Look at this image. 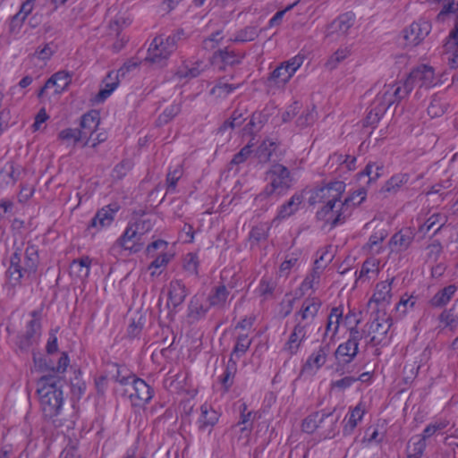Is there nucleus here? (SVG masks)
<instances>
[{"label": "nucleus", "mask_w": 458, "mask_h": 458, "mask_svg": "<svg viewBox=\"0 0 458 458\" xmlns=\"http://www.w3.org/2000/svg\"><path fill=\"white\" fill-rule=\"evenodd\" d=\"M67 0H34L35 7L45 9L47 15L52 14L59 5L64 4Z\"/></svg>", "instance_id": "obj_55"}, {"label": "nucleus", "mask_w": 458, "mask_h": 458, "mask_svg": "<svg viewBox=\"0 0 458 458\" xmlns=\"http://www.w3.org/2000/svg\"><path fill=\"white\" fill-rule=\"evenodd\" d=\"M20 174V166H16L13 163L5 164L0 170V188L14 185Z\"/></svg>", "instance_id": "obj_30"}, {"label": "nucleus", "mask_w": 458, "mask_h": 458, "mask_svg": "<svg viewBox=\"0 0 458 458\" xmlns=\"http://www.w3.org/2000/svg\"><path fill=\"white\" fill-rule=\"evenodd\" d=\"M244 118L242 117V114L239 110H234L230 117V119L226 120L223 125L221 126V131H225L227 128L234 129L239 127L244 122Z\"/></svg>", "instance_id": "obj_60"}, {"label": "nucleus", "mask_w": 458, "mask_h": 458, "mask_svg": "<svg viewBox=\"0 0 458 458\" xmlns=\"http://www.w3.org/2000/svg\"><path fill=\"white\" fill-rule=\"evenodd\" d=\"M321 305V301L317 297L305 299L301 310L294 315L295 321L310 323L317 317Z\"/></svg>", "instance_id": "obj_20"}, {"label": "nucleus", "mask_w": 458, "mask_h": 458, "mask_svg": "<svg viewBox=\"0 0 458 458\" xmlns=\"http://www.w3.org/2000/svg\"><path fill=\"white\" fill-rule=\"evenodd\" d=\"M435 84V72L432 67L421 64L410 72L408 78L403 83L404 95H408L415 86L419 88H429Z\"/></svg>", "instance_id": "obj_10"}, {"label": "nucleus", "mask_w": 458, "mask_h": 458, "mask_svg": "<svg viewBox=\"0 0 458 458\" xmlns=\"http://www.w3.org/2000/svg\"><path fill=\"white\" fill-rule=\"evenodd\" d=\"M267 114L263 112H254L250 122L243 128L244 133L253 135L259 131L263 125L267 122Z\"/></svg>", "instance_id": "obj_38"}, {"label": "nucleus", "mask_w": 458, "mask_h": 458, "mask_svg": "<svg viewBox=\"0 0 458 458\" xmlns=\"http://www.w3.org/2000/svg\"><path fill=\"white\" fill-rule=\"evenodd\" d=\"M426 448V441L420 436L412 437L406 447L407 458H421Z\"/></svg>", "instance_id": "obj_37"}, {"label": "nucleus", "mask_w": 458, "mask_h": 458, "mask_svg": "<svg viewBox=\"0 0 458 458\" xmlns=\"http://www.w3.org/2000/svg\"><path fill=\"white\" fill-rule=\"evenodd\" d=\"M179 39V33H174L165 38L162 36L156 37L148 49L146 61L162 65L171 54L175 51Z\"/></svg>", "instance_id": "obj_7"}, {"label": "nucleus", "mask_w": 458, "mask_h": 458, "mask_svg": "<svg viewBox=\"0 0 458 458\" xmlns=\"http://www.w3.org/2000/svg\"><path fill=\"white\" fill-rule=\"evenodd\" d=\"M188 295V290L181 280H172L169 284L168 298L174 308L180 306Z\"/></svg>", "instance_id": "obj_27"}, {"label": "nucleus", "mask_w": 458, "mask_h": 458, "mask_svg": "<svg viewBox=\"0 0 458 458\" xmlns=\"http://www.w3.org/2000/svg\"><path fill=\"white\" fill-rule=\"evenodd\" d=\"M57 139L63 142H72L73 145L82 140L81 134L78 131V128H66L62 130L58 133Z\"/></svg>", "instance_id": "obj_48"}, {"label": "nucleus", "mask_w": 458, "mask_h": 458, "mask_svg": "<svg viewBox=\"0 0 458 458\" xmlns=\"http://www.w3.org/2000/svg\"><path fill=\"white\" fill-rule=\"evenodd\" d=\"M303 341H305V339L300 336L296 331L293 330L284 346V350L291 355L295 354Z\"/></svg>", "instance_id": "obj_51"}, {"label": "nucleus", "mask_w": 458, "mask_h": 458, "mask_svg": "<svg viewBox=\"0 0 458 458\" xmlns=\"http://www.w3.org/2000/svg\"><path fill=\"white\" fill-rule=\"evenodd\" d=\"M292 78L291 73L285 68L282 63L277 66L271 73L268 78L270 82H274L276 85L285 84Z\"/></svg>", "instance_id": "obj_45"}, {"label": "nucleus", "mask_w": 458, "mask_h": 458, "mask_svg": "<svg viewBox=\"0 0 458 458\" xmlns=\"http://www.w3.org/2000/svg\"><path fill=\"white\" fill-rule=\"evenodd\" d=\"M343 318V308L342 307H334L327 318V323L326 327L325 336L332 332V337L335 336L339 329L340 320Z\"/></svg>", "instance_id": "obj_40"}, {"label": "nucleus", "mask_w": 458, "mask_h": 458, "mask_svg": "<svg viewBox=\"0 0 458 458\" xmlns=\"http://www.w3.org/2000/svg\"><path fill=\"white\" fill-rule=\"evenodd\" d=\"M38 384L40 387L37 392L44 418L52 420L56 427L62 426L64 422L57 419L64 403L61 379L53 375L43 376Z\"/></svg>", "instance_id": "obj_1"}, {"label": "nucleus", "mask_w": 458, "mask_h": 458, "mask_svg": "<svg viewBox=\"0 0 458 458\" xmlns=\"http://www.w3.org/2000/svg\"><path fill=\"white\" fill-rule=\"evenodd\" d=\"M295 300L296 298L291 297L289 293L285 294L279 305L280 309L278 314L282 318H284L291 314Z\"/></svg>", "instance_id": "obj_61"}, {"label": "nucleus", "mask_w": 458, "mask_h": 458, "mask_svg": "<svg viewBox=\"0 0 458 458\" xmlns=\"http://www.w3.org/2000/svg\"><path fill=\"white\" fill-rule=\"evenodd\" d=\"M21 253L19 249L11 256L10 267L7 275L13 284L20 282L24 274L35 273L38 264V250L34 245H30L25 250V265L21 266Z\"/></svg>", "instance_id": "obj_4"}, {"label": "nucleus", "mask_w": 458, "mask_h": 458, "mask_svg": "<svg viewBox=\"0 0 458 458\" xmlns=\"http://www.w3.org/2000/svg\"><path fill=\"white\" fill-rule=\"evenodd\" d=\"M145 322V316L142 313L138 312L134 317L131 318V323L129 324L127 329L128 335L131 338L138 337L144 327Z\"/></svg>", "instance_id": "obj_42"}, {"label": "nucleus", "mask_w": 458, "mask_h": 458, "mask_svg": "<svg viewBox=\"0 0 458 458\" xmlns=\"http://www.w3.org/2000/svg\"><path fill=\"white\" fill-rule=\"evenodd\" d=\"M417 302V298L412 295L404 294L401 297L399 302L396 304V311L401 315H405L409 309H413Z\"/></svg>", "instance_id": "obj_58"}, {"label": "nucleus", "mask_w": 458, "mask_h": 458, "mask_svg": "<svg viewBox=\"0 0 458 458\" xmlns=\"http://www.w3.org/2000/svg\"><path fill=\"white\" fill-rule=\"evenodd\" d=\"M229 293L225 284L213 287L208 296L209 307L218 309L225 308Z\"/></svg>", "instance_id": "obj_31"}, {"label": "nucleus", "mask_w": 458, "mask_h": 458, "mask_svg": "<svg viewBox=\"0 0 458 458\" xmlns=\"http://www.w3.org/2000/svg\"><path fill=\"white\" fill-rule=\"evenodd\" d=\"M41 321L30 320L26 326L25 333L19 336L18 344L20 349L28 350L38 343L41 335Z\"/></svg>", "instance_id": "obj_19"}, {"label": "nucleus", "mask_w": 458, "mask_h": 458, "mask_svg": "<svg viewBox=\"0 0 458 458\" xmlns=\"http://www.w3.org/2000/svg\"><path fill=\"white\" fill-rule=\"evenodd\" d=\"M245 57V53L237 52L229 47H225L222 49H218L214 52L212 55V60L214 63L220 62L224 64L220 70H225V66H234L242 64L243 58Z\"/></svg>", "instance_id": "obj_21"}, {"label": "nucleus", "mask_w": 458, "mask_h": 458, "mask_svg": "<svg viewBox=\"0 0 458 458\" xmlns=\"http://www.w3.org/2000/svg\"><path fill=\"white\" fill-rule=\"evenodd\" d=\"M259 32L256 27L254 26H249L244 28L243 30H240L234 37L232 41L233 42H249L254 40L256 38H258Z\"/></svg>", "instance_id": "obj_52"}, {"label": "nucleus", "mask_w": 458, "mask_h": 458, "mask_svg": "<svg viewBox=\"0 0 458 458\" xmlns=\"http://www.w3.org/2000/svg\"><path fill=\"white\" fill-rule=\"evenodd\" d=\"M350 55L348 47L337 49L327 61L326 66L329 70H334Z\"/></svg>", "instance_id": "obj_50"}, {"label": "nucleus", "mask_w": 458, "mask_h": 458, "mask_svg": "<svg viewBox=\"0 0 458 458\" xmlns=\"http://www.w3.org/2000/svg\"><path fill=\"white\" fill-rule=\"evenodd\" d=\"M71 82V75L64 72H57L52 75L45 83V86L39 90L38 97H41L45 90L49 88L56 87L55 93L63 91Z\"/></svg>", "instance_id": "obj_26"}, {"label": "nucleus", "mask_w": 458, "mask_h": 458, "mask_svg": "<svg viewBox=\"0 0 458 458\" xmlns=\"http://www.w3.org/2000/svg\"><path fill=\"white\" fill-rule=\"evenodd\" d=\"M104 87L95 96V102L103 103L118 87L120 83L119 78L114 74V71H111L103 80Z\"/></svg>", "instance_id": "obj_28"}, {"label": "nucleus", "mask_w": 458, "mask_h": 458, "mask_svg": "<svg viewBox=\"0 0 458 458\" xmlns=\"http://www.w3.org/2000/svg\"><path fill=\"white\" fill-rule=\"evenodd\" d=\"M237 372V361L232 357L229 358L226 367L225 369L224 373L219 377V382L221 383L225 391H228L230 387L233 384V378Z\"/></svg>", "instance_id": "obj_34"}, {"label": "nucleus", "mask_w": 458, "mask_h": 458, "mask_svg": "<svg viewBox=\"0 0 458 458\" xmlns=\"http://www.w3.org/2000/svg\"><path fill=\"white\" fill-rule=\"evenodd\" d=\"M303 201V196L294 193L291 199L280 206L276 219L284 220L295 214Z\"/></svg>", "instance_id": "obj_29"}, {"label": "nucleus", "mask_w": 458, "mask_h": 458, "mask_svg": "<svg viewBox=\"0 0 458 458\" xmlns=\"http://www.w3.org/2000/svg\"><path fill=\"white\" fill-rule=\"evenodd\" d=\"M383 165L369 162L359 175L360 177L367 176L369 178L368 183H370L377 181L383 174Z\"/></svg>", "instance_id": "obj_44"}, {"label": "nucleus", "mask_w": 458, "mask_h": 458, "mask_svg": "<svg viewBox=\"0 0 458 458\" xmlns=\"http://www.w3.org/2000/svg\"><path fill=\"white\" fill-rule=\"evenodd\" d=\"M393 319L390 316L379 309L377 310L376 315L369 325L368 334H373L367 344L371 346H377L382 344L386 338L391 326Z\"/></svg>", "instance_id": "obj_11"}, {"label": "nucleus", "mask_w": 458, "mask_h": 458, "mask_svg": "<svg viewBox=\"0 0 458 458\" xmlns=\"http://www.w3.org/2000/svg\"><path fill=\"white\" fill-rule=\"evenodd\" d=\"M414 239V233L411 228H404L395 233L390 239V245L394 251L406 250Z\"/></svg>", "instance_id": "obj_25"}, {"label": "nucleus", "mask_w": 458, "mask_h": 458, "mask_svg": "<svg viewBox=\"0 0 458 458\" xmlns=\"http://www.w3.org/2000/svg\"><path fill=\"white\" fill-rule=\"evenodd\" d=\"M183 170L181 165H177L173 170H169L166 174V190L168 192L175 191L178 181L182 176Z\"/></svg>", "instance_id": "obj_47"}, {"label": "nucleus", "mask_w": 458, "mask_h": 458, "mask_svg": "<svg viewBox=\"0 0 458 458\" xmlns=\"http://www.w3.org/2000/svg\"><path fill=\"white\" fill-rule=\"evenodd\" d=\"M252 145L247 144L238 153H236L230 162V165H238L244 163L252 152Z\"/></svg>", "instance_id": "obj_62"}, {"label": "nucleus", "mask_w": 458, "mask_h": 458, "mask_svg": "<svg viewBox=\"0 0 458 458\" xmlns=\"http://www.w3.org/2000/svg\"><path fill=\"white\" fill-rule=\"evenodd\" d=\"M457 290L456 285L450 284L438 291L429 301L432 307L440 308L445 306L453 298Z\"/></svg>", "instance_id": "obj_33"}, {"label": "nucleus", "mask_w": 458, "mask_h": 458, "mask_svg": "<svg viewBox=\"0 0 458 458\" xmlns=\"http://www.w3.org/2000/svg\"><path fill=\"white\" fill-rule=\"evenodd\" d=\"M241 83L238 84H230L227 82H222L221 81L214 86L211 90L210 94L215 95L219 98H225L230 93H232L233 90L238 89L240 87Z\"/></svg>", "instance_id": "obj_49"}, {"label": "nucleus", "mask_w": 458, "mask_h": 458, "mask_svg": "<svg viewBox=\"0 0 458 458\" xmlns=\"http://www.w3.org/2000/svg\"><path fill=\"white\" fill-rule=\"evenodd\" d=\"M276 283L269 278L263 277L259 285V291L262 296H272L276 289Z\"/></svg>", "instance_id": "obj_64"}, {"label": "nucleus", "mask_w": 458, "mask_h": 458, "mask_svg": "<svg viewBox=\"0 0 458 458\" xmlns=\"http://www.w3.org/2000/svg\"><path fill=\"white\" fill-rule=\"evenodd\" d=\"M181 112V104L173 103L167 106L163 113L158 116L157 122L159 124H165L169 123Z\"/></svg>", "instance_id": "obj_53"}, {"label": "nucleus", "mask_w": 458, "mask_h": 458, "mask_svg": "<svg viewBox=\"0 0 458 458\" xmlns=\"http://www.w3.org/2000/svg\"><path fill=\"white\" fill-rule=\"evenodd\" d=\"M367 192L365 189L361 188L358 191H355L350 196H348L344 201H341L338 203L340 206V213L339 216L349 217L352 214L353 208L360 205L366 199Z\"/></svg>", "instance_id": "obj_22"}, {"label": "nucleus", "mask_w": 458, "mask_h": 458, "mask_svg": "<svg viewBox=\"0 0 458 458\" xmlns=\"http://www.w3.org/2000/svg\"><path fill=\"white\" fill-rule=\"evenodd\" d=\"M458 46V14L454 17V28L451 30L444 44L445 51H451Z\"/></svg>", "instance_id": "obj_56"}, {"label": "nucleus", "mask_w": 458, "mask_h": 458, "mask_svg": "<svg viewBox=\"0 0 458 458\" xmlns=\"http://www.w3.org/2000/svg\"><path fill=\"white\" fill-rule=\"evenodd\" d=\"M251 344V339L249 338L248 335L246 334H241L237 336L235 345L231 352L230 357L233 359L235 356L236 358H240L243 354L246 353V352L249 350L250 346Z\"/></svg>", "instance_id": "obj_43"}, {"label": "nucleus", "mask_w": 458, "mask_h": 458, "mask_svg": "<svg viewBox=\"0 0 458 458\" xmlns=\"http://www.w3.org/2000/svg\"><path fill=\"white\" fill-rule=\"evenodd\" d=\"M385 114V107H378L377 106L373 105L370 106V108L365 118V125L366 126H374L377 123L380 118Z\"/></svg>", "instance_id": "obj_54"}, {"label": "nucleus", "mask_w": 458, "mask_h": 458, "mask_svg": "<svg viewBox=\"0 0 458 458\" xmlns=\"http://www.w3.org/2000/svg\"><path fill=\"white\" fill-rule=\"evenodd\" d=\"M276 149V143L270 140H264L257 149V157L260 163H267L270 160Z\"/></svg>", "instance_id": "obj_46"}, {"label": "nucleus", "mask_w": 458, "mask_h": 458, "mask_svg": "<svg viewBox=\"0 0 458 458\" xmlns=\"http://www.w3.org/2000/svg\"><path fill=\"white\" fill-rule=\"evenodd\" d=\"M359 323L360 320L357 319L355 325L349 328L347 340L340 344L334 353L336 360L335 370L342 374L344 373L346 366L351 364L357 357L360 342L366 335L364 330H359L357 327Z\"/></svg>", "instance_id": "obj_3"}, {"label": "nucleus", "mask_w": 458, "mask_h": 458, "mask_svg": "<svg viewBox=\"0 0 458 458\" xmlns=\"http://www.w3.org/2000/svg\"><path fill=\"white\" fill-rule=\"evenodd\" d=\"M91 259L86 256L74 259L71 264V273L76 274L80 278H86L89 275Z\"/></svg>", "instance_id": "obj_39"}, {"label": "nucleus", "mask_w": 458, "mask_h": 458, "mask_svg": "<svg viewBox=\"0 0 458 458\" xmlns=\"http://www.w3.org/2000/svg\"><path fill=\"white\" fill-rule=\"evenodd\" d=\"M116 381L121 385L129 386L125 391L129 394V398L133 406H144L154 395L152 386L147 384L143 379L137 377L135 375L121 377L118 372Z\"/></svg>", "instance_id": "obj_5"}, {"label": "nucleus", "mask_w": 458, "mask_h": 458, "mask_svg": "<svg viewBox=\"0 0 458 458\" xmlns=\"http://www.w3.org/2000/svg\"><path fill=\"white\" fill-rule=\"evenodd\" d=\"M120 207L117 203H112L105 206L99 209L96 215L91 218L88 229H100L109 226L114 220V216L119 210Z\"/></svg>", "instance_id": "obj_14"}, {"label": "nucleus", "mask_w": 458, "mask_h": 458, "mask_svg": "<svg viewBox=\"0 0 458 458\" xmlns=\"http://www.w3.org/2000/svg\"><path fill=\"white\" fill-rule=\"evenodd\" d=\"M219 418L220 413L214 410L211 405L208 403L202 404L200 406L199 417L196 422L199 431L211 433Z\"/></svg>", "instance_id": "obj_17"}, {"label": "nucleus", "mask_w": 458, "mask_h": 458, "mask_svg": "<svg viewBox=\"0 0 458 458\" xmlns=\"http://www.w3.org/2000/svg\"><path fill=\"white\" fill-rule=\"evenodd\" d=\"M364 415V410L360 408V405H357L350 413L348 420L343 428L344 436L351 435L356 428L358 421H360Z\"/></svg>", "instance_id": "obj_41"}, {"label": "nucleus", "mask_w": 458, "mask_h": 458, "mask_svg": "<svg viewBox=\"0 0 458 458\" xmlns=\"http://www.w3.org/2000/svg\"><path fill=\"white\" fill-rule=\"evenodd\" d=\"M408 174H397L393 175L385 185L381 188L380 191L383 193H395L400 188L406 184L409 181Z\"/></svg>", "instance_id": "obj_36"}, {"label": "nucleus", "mask_w": 458, "mask_h": 458, "mask_svg": "<svg viewBox=\"0 0 458 458\" xmlns=\"http://www.w3.org/2000/svg\"><path fill=\"white\" fill-rule=\"evenodd\" d=\"M317 119V112L314 107L311 109L307 108L302 114L297 118L296 124L301 128L310 126L314 123Z\"/></svg>", "instance_id": "obj_57"}, {"label": "nucleus", "mask_w": 458, "mask_h": 458, "mask_svg": "<svg viewBox=\"0 0 458 458\" xmlns=\"http://www.w3.org/2000/svg\"><path fill=\"white\" fill-rule=\"evenodd\" d=\"M199 259L195 253H188L183 261V268L190 275L198 276Z\"/></svg>", "instance_id": "obj_59"}, {"label": "nucleus", "mask_w": 458, "mask_h": 458, "mask_svg": "<svg viewBox=\"0 0 458 458\" xmlns=\"http://www.w3.org/2000/svg\"><path fill=\"white\" fill-rule=\"evenodd\" d=\"M338 416L330 412H315L307 417L302 422V430L307 433H313L316 429H320L325 438H333L335 435Z\"/></svg>", "instance_id": "obj_6"}, {"label": "nucleus", "mask_w": 458, "mask_h": 458, "mask_svg": "<svg viewBox=\"0 0 458 458\" xmlns=\"http://www.w3.org/2000/svg\"><path fill=\"white\" fill-rule=\"evenodd\" d=\"M99 124L98 114L95 111L89 112L81 117L80 128L78 131L81 134V140H85L83 147L90 144L93 134Z\"/></svg>", "instance_id": "obj_16"}, {"label": "nucleus", "mask_w": 458, "mask_h": 458, "mask_svg": "<svg viewBox=\"0 0 458 458\" xmlns=\"http://www.w3.org/2000/svg\"><path fill=\"white\" fill-rule=\"evenodd\" d=\"M394 278L391 280L382 281L376 284L374 293L369 301V306L375 303L378 308H385L389 305L392 300V284Z\"/></svg>", "instance_id": "obj_18"}, {"label": "nucleus", "mask_w": 458, "mask_h": 458, "mask_svg": "<svg viewBox=\"0 0 458 458\" xmlns=\"http://www.w3.org/2000/svg\"><path fill=\"white\" fill-rule=\"evenodd\" d=\"M331 262V258L327 259L325 262V264H322L321 266H315L312 268V271L310 274H309L303 282L301 284V289L302 291H307L309 289H312L314 285L318 284L320 275L323 272L324 268L327 267L328 263Z\"/></svg>", "instance_id": "obj_35"}, {"label": "nucleus", "mask_w": 458, "mask_h": 458, "mask_svg": "<svg viewBox=\"0 0 458 458\" xmlns=\"http://www.w3.org/2000/svg\"><path fill=\"white\" fill-rule=\"evenodd\" d=\"M209 308V305L205 306L203 304L201 297L198 295L192 296L188 304L187 313V317L191 323H195L200 319H203L206 317Z\"/></svg>", "instance_id": "obj_24"}, {"label": "nucleus", "mask_w": 458, "mask_h": 458, "mask_svg": "<svg viewBox=\"0 0 458 458\" xmlns=\"http://www.w3.org/2000/svg\"><path fill=\"white\" fill-rule=\"evenodd\" d=\"M377 272V263L375 259H366L359 272L358 280L368 277L369 273Z\"/></svg>", "instance_id": "obj_63"}, {"label": "nucleus", "mask_w": 458, "mask_h": 458, "mask_svg": "<svg viewBox=\"0 0 458 458\" xmlns=\"http://www.w3.org/2000/svg\"><path fill=\"white\" fill-rule=\"evenodd\" d=\"M265 181L267 184L258 196L260 199L273 196L279 198L284 195L293 186V178L291 171L285 165L274 163L266 171Z\"/></svg>", "instance_id": "obj_2"}, {"label": "nucleus", "mask_w": 458, "mask_h": 458, "mask_svg": "<svg viewBox=\"0 0 458 458\" xmlns=\"http://www.w3.org/2000/svg\"><path fill=\"white\" fill-rule=\"evenodd\" d=\"M345 190L344 182L336 181L325 186L318 187L311 191L309 198L310 205L330 204L331 202H340L341 197Z\"/></svg>", "instance_id": "obj_9"}, {"label": "nucleus", "mask_w": 458, "mask_h": 458, "mask_svg": "<svg viewBox=\"0 0 458 458\" xmlns=\"http://www.w3.org/2000/svg\"><path fill=\"white\" fill-rule=\"evenodd\" d=\"M404 89L402 85H386L382 91H380L373 101V105L378 107H385V113L394 103L399 102L403 98Z\"/></svg>", "instance_id": "obj_13"}, {"label": "nucleus", "mask_w": 458, "mask_h": 458, "mask_svg": "<svg viewBox=\"0 0 458 458\" xmlns=\"http://www.w3.org/2000/svg\"><path fill=\"white\" fill-rule=\"evenodd\" d=\"M430 21L420 19L419 21L412 22L409 28L403 31V33L406 45L410 47H416L430 33Z\"/></svg>", "instance_id": "obj_12"}, {"label": "nucleus", "mask_w": 458, "mask_h": 458, "mask_svg": "<svg viewBox=\"0 0 458 458\" xmlns=\"http://www.w3.org/2000/svg\"><path fill=\"white\" fill-rule=\"evenodd\" d=\"M339 202H331L330 204H323L320 209H318L316 213V217L325 222L327 225H330L331 227H335L338 225H341L345 222L346 217L343 216H339L340 213V206H338Z\"/></svg>", "instance_id": "obj_15"}, {"label": "nucleus", "mask_w": 458, "mask_h": 458, "mask_svg": "<svg viewBox=\"0 0 458 458\" xmlns=\"http://www.w3.org/2000/svg\"><path fill=\"white\" fill-rule=\"evenodd\" d=\"M144 247L140 231L134 229L133 225H129L123 233L114 242L109 250V253L114 257L122 255L123 251H128L129 254H134L140 251Z\"/></svg>", "instance_id": "obj_8"}, {"label": "nucleus", "mask_w": 458, "mask_h": 458, "mask_svg": "<svg viewBox=\"0 0 458 458\" xmlns=\"http://www.w3.org/2000/svg\"><path fill=\"white\" fill-rule=\"evenodd\" d=\"M331 352L330 342L323 341L317 351H314L307 359L305 368L318 369L324 366L327 356Z\"/></svg>", "instance_id": "obj_23"}, {"label": "nucleus", "mask_w": 458, "mask_h": 458, "mask_svg": "<svg viewBox=\"0 0 458 458\" xmlns=\"http://www.w3.org/2000/svg\"><path fill=\"white\" fill-rule=\"evenodd\" d=\"M355 14L352 12H347L340 14L332 23L331 28L334 31L346 35L348 30L353 26Z\"/></svg>", "instance_id": "obj_32"}]
</instances>
